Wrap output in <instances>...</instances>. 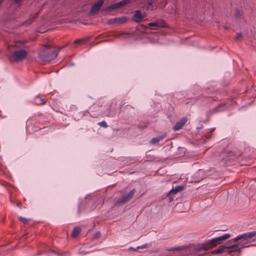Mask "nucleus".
<instances>
[{"instance_id":"b1692460","label":"nucleus","mask_w":256,"mask_h":256,"mask_svg":"<svg viewBox=\"0 0 256 256\" xmlns=\"http://www.w3.org/2000/svg\"><path fill=\"white\" fill-rule=\"evenodd\" d=\"M14 1V2L15 4H18V6L20 5V2L22 0H12Z\"/></svg>"},{"instance_id":"412c9836","label":"nucleus","mask_w":256,"mask_h":256,"mask_svg":"<svg viewBox=\"0 0 256 256\" xmlns=\"http://www.w3.org/2000/svg\"><path fill=\"white\" fill-rule=\"evenodd\" d=\"M20 220L24 224H26L27 222L29 220L28 219H26V218H24L22 217H20Z\"/></svg>"},{"instance_id":"5701e85b","label":"nucleus","mask_w":256,"mask_h":256,"mask_svg":"<svg viewBox=\"0 0 256 256\" xmlns=\"http://www.w3.org/2000/svg\"><path fill=\"white\" fill-rule=\"evenodd\" d=\"M148 25L150 26H156V22H150Z\"/></svg>"},{"instance_id":"f8f14e48","label":"nucleus","mask_w":256,"mask_h":256,"mask_svg":"<svg viewBox=\"0 0 256 256\" xmlns=\"http://www.w3.org/2000/svg\"><path fill=\"white\" fill-rule=\"evenodd\" d=\"M242 248V246H240L238 244H234L232 246L227 247V249L228 250V252L231 253L234 252L238 251Z\"/></svg>"},{"instance_id":"72a5a7b5","label":"nucleus","mask_w":256,"mask_h":256,"mask_svg":"<svg viewBox=\"0 0 256 256\" xmlns=\"http://www.w3.org/2000/svg\"><path fill=\"white\" fill-rule=\"evenodd\" d=\"M224 28L225 30H228V26H224Z\"/></svg>"},{"instance_id":"c756f323","label":"nucleus","mask_w":256,"mask_h":256,"mask_svg":"<svg viewBox=\"0 0 256 256\" xmlns=\"http://www.w3.org/2000/svg\"><path fill=\"white\" fill-rule=\"evenodd\" d=\"M41 102H42V103H41L42 104H45V102H46L45 100H44V99H42V100H41Z\"/></svg>"},{"instance_id":"f257e3e1","label":"nucleus","mask_w":256,"mask_h":256,"mask_svg":"<svg viewBox=\"0 0 256 256\" xmlns=\"http://www.w3.org/2000/svg\"><path fill=\"white\" fill-rule=\"evenodd\" d=\"M230 237V234H227L220 237L214 238L208 242H206L200 245V249H202L204 250H208L215 246L216 245L217 242H218L220 241H223L227 240Z\"/></svg>"},{"instance_id":"2f4dec72","label":"nucleus","mask_w":256,"mask_h":256,"mask_svg":"<svg viewBox=\"0 0 256 256\" xmlns=\"http://www.w3.org/2000/svg\"><path fill=\"white\" fill-rule=\"evenodd\" d=\"M17 206H22V204H21V202H18V203H17Z\"/></svg>"},{"instance_id":"a878e982","label":"nucleus","mask_w":256,"mask_h":256,"mask_svg":"<svg viewBox=\"0 0 256 256\" xmlns=\"http://www.w3.org/2000/svg\"><path fill=\"white\" fill-rule=\"evenodd\" d=\"M146 247V245H143L142 246H138L137 247L136 249H138V248H145Z\"/></svg>"},{"instance_id":"473e14b6","label":"nucleus","mask_w":256,"mask_h":256,"mask_svg":"<svg viewBox=\"0 0 256 256\" xmlns=\"http://www.w3.org/2000/svg\"><path fill=\"white\" fill-rule=\"evenodd\" d=\"M129 250H136V248H132V247L130 248H129Z\"/></svg>"},{"instance_id":"1a4fd4ad","label":"nucleus","mask_w":256,"mask_h":256,"mask_svg":"<svg viewBox=\"0 0 256 256\" xmlns=\"http://www.w3.org/2000/svg\"><path fill=\"white\" fill-rule=\"evenodd\" d=\"M256 236V232H250L246 233L240 236V238L244 240H247Z\"/></svg>"},{"instance_id":"6e6552de","label":"nucleus","mask_w":256,"mask_h":256,"mask_svg":"<svg viewBox=\"0 0 256 256\" xmlns=\"http://www.w3.org/2000/svg\"><path fill=\"white\" fill-rule=\"evenodd\" d=\"M145 16L142 14L140 10H136L134 12V15L132 20L136 22H139L142 20L144 18Z\"/></svg>"},{"instance_id":"aec40b11","label":"nucleus","mask_w":256,"mask_h":256,"mask_svg":"<svg viewBox=\"0 0 256 256\" xmlns=\"http://www.w3.org/2000/svg\"><path fill=\"white\" fill-rule=\"evenodd\" d=\"M98 125H100V126L103 127V128H106L108 126V125L106 123V122L104 121H102V122H100L98 124Z\"/></svg>"},{"instance_id":"4be33fe9","label":"nucleus","mask_w":256,"mask_h":256,"mask_svg":"<svg viewBox=\"0 0 256 256\" xmlns=\"http://www.w3.org/2000/svg\"><path fill=\"white\" fill-rule=\"evenodd\" d=\"M100 232H98L94 234V238H100Z\"/></svg>"},{"instance_id":"39448f33","label":"nucleus","mask_w":256,"mask_h":256,"mask_svg":"<svg viewBox=\"0 0 256 256\" xmlns=\"http://www.w3.org/2000/svg\"><path fill=\"white\" fill-rule=\"evenodd\" d=\"M128 18L126 16L116 18L110 19L107 22L108 24H118L125 23L127 22Z\"/></svg>"},{"instance_id":"423d86ee","label":"nucleus","mask_w":256,"mask_h":256,"mask_svg":"<svg viewBox=\"0 0 256 256\" xmlns=\"http://www.w3.org/2000/svg\"><path fill=\"white\" fill-rule=\"evenodd\" d=\"M135 189L132 190L126 195L124 196L122 198L117 201V204H125L128 202L133 197L135 192Z\"/></svg>"},{"instance_id":"0eeeda50","label":"nucleus","mask_w":256,"mask_h":256,"mask_svg":"<svg viewBox=\"0 0 256 256\" xmlns=\"http://www.w3.org/2000/svg\"><path fill=\"white\" fill-rule=\"evenodd\" d=\"M131 0H123L118 2L110 6V8H112V10L114 9L119 8L122 6H124L128 3L130 2Z\"/></svg>"},{"instance_id":"c9c22d12","label":"nucleus","mask_w":256,"mask_h":256,"mask_svg":"<svg viewBox=\"0 0 256 256\" xmlns=\"http://www.w3.org/2000/svg\"><path fill=\"white\" fill-rule=\"evenodd\" d=\"M35 16L36 18V17L38 16V14H35V16Z\"/></svg>"},{"instance_id":"f03ea898","label":"nucleus","mask_w":256,"mask_h":256,"mask_svg":"<svg viewBox=\"0 0 256 256\" xmlns=\"http://www.w3.org/2000/svg\"><path fill=\"white\" fill-rule=\"evenodd\" d=\"M28 55L26 51L24 50H15L13 54L9 56V60L11 62H18L24 60Z\"/></svg>"},{"instance_id":"f704fd0d","label":"nucleus","mask_w":256,"mask_h":256,"mask_svg":"<svg viewBox=\"0 0 256 256\" xmlns=\"http://www.w3.org/2000/svg\"><path fill=\"white\" fill-rule=\"evenodd\" d=\"M142 27L144 28V29H146L147 28L146 26H142Z\"/></svg>"},{"instance_id":"20e7f679","label":"nucleus","mask_w":256,"mask_h":256,"mask_svg":"<svg viewBox=\"0 0 256 256\" xmlns=\"http://www.w3.org/2000/svg\"><path fill=\"white\" fill-rule=\"evenodd\" d=\"M43 54H42L39 55L38 57L43 61H49L52 60H53L56 57L58 54V52L53 51L51 54H46L45 51L44 50L42 52Z\"/></svg>"},{"instance_id":"4468645a","label":"nucleus","mask_w":256,"mask_h":256,"mask_svg":"<svg viewBox=\"0 0 256 256\" xmlns=\"http://www.w3.org/2000/svg\"><path fill=\"white\" fill-rule=\"evenodd\" d=\"M244 12L242 10L238 9H236L234 11V16L236 18L240 19L242 18Z\"/></svg>"},{"instance_id":"9d476101","label":"nucleus","mask_w":256,"mask_h":256,"mask_svg":"<svg viewBox=\"0 0 256 256\" xmlns=\"http://www.w3.org/2000/svg\"><path fill=\"white\" fill-rule=\"evenodd\" d=\"M186 120L184 118L182 119L180 121L177 122L174 127V129L175 130L180 129L182 126L186 124Z\"/></svg>"},{"instance_id":"bb28decb","label":"nucleus","mask_w":256,"mask_h":256,"mask_svg":"<svg viewBox=\"0 0 256 256\" xmlns=\"http://www.w3.org/2000/svg\"><path fill=\"white\" fill-rule=\"evenodd\" d=\"M110 10H112V8H110V6H109L107 7L106 8L104 9V11Z\"/></svg>"},{"instance_id":"6ab92c4d","label":"nucleus","mask_w":256,"mask_h":256,"mask_svg":"<svg viewBox=\"0 0 256 256\" xmlns=\"http://www.w3.org/2000/svg\"><path fill=\"white\" fill-rule=\"evenodd\" d=\"M242 38V34L241 32L237 34L236 36L234 38L235 40H240Z\"/></svg>"},{"instance_id":"ddd939ff","label":"nucleus","mask_w":256,"mask_h":256,"mask_svg":"<svg viewBox=\"0 0 256 256\" xmlns=\"http://www.w3.org/2000/svg\"><path fill=\"white\" fill-rule=\"evenodd\" d=\"M166 136V134H164L162 136H158L156 138H152L150 140V144H156V143H158V142L160 140H163L164 138H165Z\"/></svg>"},{"instance_id":"cd10ccee","label":"nucleus","mask_w":256,"mask_h":256,"mask_svg":"<svg viewBox=\"0 0 256 256\" xmlns=\"http://www.w3.org/2000/svg\"><path fill=\"white\" fill-rule=\"evenodd\" d=\"M180 250V248H176L170 249V250Z\"/></svg>"},{"instance_id":"9b49d317","label":"nucleus","mask_w":256,"mask_h":256,"mask_svg":"<svg viewBox=\"0 0 256 256\" xmlns=\"http://www.w3.org/2000/svg\"><path fill=\"white\" fill-rule=\"evenodd\" d=\"M82 228L80 227H75L74 228L72 233V237L74 238L77 237V236L80 233Z\"/></svg>"},{"instance_id":"f3484780","label":"nucleus","mask_w":256,"mask_h":256,"mask_svg":"<svg viewBox=\"0 0 256 256\" xmlns=\"http://www.w3.org/2000/svg\"><path fill=\"white\" fill-rule=\"evenodd\" d=\"M226 249H227V246H222L218 249L216 250L214 252L216 254H222V253Z\"/></svg>"},{"instance_id":"c85d7f7f","label":"nucleus","mask_w":256,"mask_h":256,"mask_svg":"<svg viewBox=\"0 0 256 256\" xmlns=\"http://www.w3.org/2000/svg\"><path fill=\"white\" fill-rule=\"evenodd\" d=\"M44 46L47 48H51V46L48 44H45Z\"/></svg>"},{"instance_id":"393cba45","label":"nucleus","mask_w":256,"mask_h":256,"mask_svg":"<svg viewBox=\"0 0 256 256\" xmlns=\"http://www.w3.org/2000/svg\"><path fill=\"white\" fill-rule=\"evenodd\" d=\"M241 240V238H240V236H239L238 238H234L233 240H234V242H236L238 240Z\"/></svg>"},{"instance_id":"7ed1b4c3","label":"nucleus","mask_w":256,"mask_h":256,"mask_svg":"<svg viewBox=\"0 0 256 256\" xmlns=\"http://www.w3.org/2000/svg\"><path fill=\"white\" fill-rule=\"evenodd\" d=\"M104 3V0H100L93 4L88 12V16H92L96 14L100 10Z\"/></svg>"},{"instance_id":"dca6fc26","label":"nucleus","mask_w":256,"mask_h":256,"mask_svg":"<svg viewBox=\"0 0 256 256\" xmlns=\"http://www.w3.org/2000/svg\"><path fill=\"white\" fill-rule=\"evenodd\" d=\"M183 188H184V186H178L176 187L175 188H172L170 190V193L173 194H176L178 192L182 190Z\"/></svg>"},{"instance_id":"7c9ffc66","label":"nucleus","mask_w":256,"mask_h":256,"mask_svg":"<svg viewBox=\"0 0 256 256\" xmlns=\"http://www.w3.org/2000/svg\"><path fill=\"white\" fill-rule=\"evenodd\" d=\"M152 3H153V2H152L150 1V2H148V4L149 6H151V5H152Z\"/></svg>"},{"instance_id":"a211bd4d","label":"nucleus","mask_w":256,"mask_h":256,"mask_svg":"<svg viewBox=\"0 0 256 256\" xmlns=\"http://www.w3.org/2000/svg\"><path fill=\"white\" fill-rule=\"evenodd\" d=\"M90 39L89 38H82L80 40H75L74 42V44H84L86 41Z\"/></svg>"},{"instance_id":"e433bc0d","label":"nucleus","mask_w":256,"mask_h":256,"mask_svg":"<svg viewBox=\"0 0 256 256\" xmlns=\"http://www.w3.org/2000/svg\"><path fill=\"white\" fill-rule=\"evenodd\" d=\"M2 2V1L0 0V6L1 5Z\"/></svg>"},{"instance_id":"2eb2a0df","label":"nucleus","mask_w":256,"mask_h":256,"mask_svg":"<svg viewBox=\"0 0 256 256\" xmlns=\"http://www.w3.org/2000/svg\"><path fill=\"white\" fill-rule=\"evenodd\" d=\"M156 27L164 28L166 26V24L163 20H159L156 22Z\"/></svg>"}]
</instances>
